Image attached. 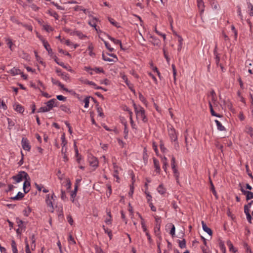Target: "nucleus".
I'll return each instance as SVG.
<instances>
[{
  "label": "nucleus",
  "instance_id": "2",
  "mask_svg": "<svg viewBox=\"0 0 253 253\" xmlns=\"http://www.w3.org/2000/svg\"><path fill=\"white\" fill-rule=\"evenodd\" d=\"M28 173L24 171H20L15 175H13L11 178L15 181L14 183L20 182L26 177H28Z\"/></svg>",
  "mask_w": 253,
  "mask_h": 253
},
{
  "label": "nucleus",
  "instance_id": "15",
  "mask_svg": "<svg viewBox=\"0 0 253 253\" xmlns=\"http://www.w3.org/2000/svg\"><path fill=\"white\" fill-rule=\"evenodd\" d=\"M108 38L111 41H112L115 44H119L120 46V47L121 48V49H124L123 48V46H122V42H121V41L119 40H116L109 36H108Z\"/></svg>",
  "mask_w": 253,
  "mask_h": 253
},
{
  "label": "nucleus",
  "instance_id": "64",
  "mask_svg": "<svg viewBox=\"0 0 253 253\" xmlns=\"http://www.w3.org/2000/svg\"><path fill=\"white\" fill-rule=\"evenodd\" d=\"M74 9L76 11L82 10L83 7L82 6L77 5L74 7Z\"/></svg>",
  "mask_w": 253,
  "mask_h": 253
},
{
  "label": "nucleus",
  "instance_id": "14",
  "mask_svg": "<svg viewBox=\"0 0 253 253\" xmlns=\"http://www.w3.org/2000/svg\"><path fill=\"white\" fill-rule=\"evenodd\" d=\"M253 203V201H252L248 205L244 206V212L246 215L250 214V208H251V205Z\"/></svg>",
  "mask_w": 253,
  "mask_h": 253
},
{
  "label": "nucleus",
  "instance_id": "22",
  "mask_svg": "<svg viewBox=\"0 0 253 253\" xmlns=\"http://www.w3.org/2000/svg\"><path fill=\"white\" fill-rule=\"evenodd\" d=\"M11 248L13 253H18V251L16 247V244L14 240L11 241Z\"/></svg>",
  "mask_w": 253,
  "mask_h": 253
},
{
  "label": "nucleus",
  "instance_id": "4",
  "mask_svg": "<svg viewBox=\"0 0 253 253\" xmlns=\"http://www.w3.org/2000/svg\"><path fill=\"white\" fill-rule=\"evenodd\" d=\"M30 181L31 179L29 175L28 177H26L24 179V182L23 183V188L25 193H27L29 191V187L30 186Z\"/></svg>",
  "mask_w": 253,
  "mask_h": 253
},
{
  "label": "nucleus",
  "instance_id": "13",
  "mask_svg": "<svg viewBox=\"0 0 253 253\" xmlns=\"http://www.w3.org/2000/svg\"><path fill=\"white\" fill-rule=\"evenodd\" d=\"M150 38L151 39L150 42L154 45H159L160 44V41L154 36H150Z\"/></svg>",
  "mask_w": 253,
  "mask_h": 253
},
{
  "label": "nucleus",
  "instance_id": "43",
  "mask_svg": "<svg viewBox=\"0 0 253 253\" xmlns=\"http://www.w3.org/2000/svg\"><path fill=\"white\" fill-rule=\"evenodd\" d=\"M211 6L213 8L215 9H218L219 8V4L215 1H213L211 3Z\"/></svg>",
  "mask_w": 253,
  "mask_h": 253
},
{
  "label": "nucleus",
  "instance_id": "37",
  "mask_svg": "<svg viewBox=\"0 0 253 253\" xmlns=\"http://www.w3.org/2000/svg\"><path fill=\"white\" fill-rule=\"evenodd\" d=\"M89 98L90 97H86L84 100L85 108H88L89 106Z\"/></svg>",
  "mask_w": 253,
  "mask_h": 253
},
{
  "label": "nucleus",
  "instance_id": "18",
  "mask_svg": "<svg viewBox=\"0 0 253 253\" xmlns=\"http://www.w3.org/2000/svg\"><path fill=\"white\" fill-rule=\"evenodd\" d=\"M215 123L216 124L217 129L220 131H223L225 130V128L222 124L217 120H215Z\"/></svg>",
  "mask_w": 253,
  "mask_h": 253
},
{
  "label": "nucleus",
  "instance_id": "59",
  "mask_svg": "<svg viewBox=\"0 0 253 253\" xmlns=\"http://www.w3.org/2000/svg\"><path fill=\"white\" fill-rule=\"evenodd\" d=\"M57 99L60 101H65L66 98L61 95H59L57 96Z\"/></svg>",
  "mask_w": 253,
  "mask_h": 253
},
{
  "label": "nucleus",
  "instance_id": "52",
  "mask_svg": "<svg viewBox=\"0 0 253 253\" xmlns=\"http://www.w3.org/2000/svg\"><path fill=\"white\" fill-rule=\"evenodd\" d=\"M251 199H253V193L249 191L248 193L247 196H246V199L247 200H249Z\"/></svg>",
  "mask_w": 253,
  "mask_h": 253
},
{
  "label": "nucleus",
  "instance_id": "50",
  "mask_svg": "<svg viewBox=\"0 0 253 253\" xmlns=\"http://www.w3.org/2000/svg\"><path fill=\"white\" fill-rule=\"evenodd\" d=\"M43 28L47 32H49L52 31V28L48 25H45L43 26Z\"/></svg>",
  "mask_w": 253,
  "mask_h": 253
},
{
  "label": "nucleus",
  "instance_id": "28",
  "mask_svg": "<svg viewBox=\"0 0 253 253\" xmlns=\"http://www.w3.org/2000/svg\"><path fill=\"white\" fill-rule=\"evenodd\" d=\"M197 3H198L197 5H198L199 8L200 9H201V10L202 11H204V2L201 0H198Z\"/></svg>",
  "mask_w": 253,
  "mask_h": 253
},
{
  "label": "nucleus",
  "instance_id": "53",
  "mask_svg": "<svg viewBox=\"0 0 253 253\" xmlns=\"http://www.w3.org/2000/svg\"><path fill=\"white\" fill-rule=\"evenodd\" d=\"M93 47L91 44H89L88 47V50L89 51V55L92 56L94 54L92 52Z\"/></svg>",
  "mask_w": 253,
  "mask_h": 253
},
{
  "label": "nucleus",
  "instance_id": "9",
  "mask_svg": "<svg viewBox=\"0 0 253 253\" xmlns=\"http://www.w3.org/2000/svg\"><path fill=\"white\" fill-rule=\"evenodd\" d=\"M57 103V101H56V99H52L48 101H47L46 103V106L47 107L48 109L49 110H51L53 107L56 106V103Z\"/></svg>",
  "mask_w": 253,
  "mask_h": 253
},
{
  "label": "nucleus",
  "instance_id": "26",
  "mask_svg": "<svg viewBox=\"0 0 253 253\" xmlns=\"http://www.w3.org/2000/svg\"><path fill=\"white\" fill-rule=\"evenodd\" d=\"M139 216L140 217V218H141V226H142V227L143 228V230L144 232H146L147 231V228H146V226L145 225V222H144V219L142 217L141 215L139 214Z\"/></svg>",
  "mask_w": 253,
  "mask_h": 253
},
{
  "label": "nucleus",
  "instance_id": "11",
  "mask_svg": "<svg viewBox=\"0 0 253 253\" xmlns=\"http://www.w3.org/2000/svg\"><path fill=\"white\" fill-rule=\"evenodd\" d=\"M202 225L203 230L207 232L210 236H211L212 233L211 230L207 226L206 224L203 221H202Z\"/></svg>",
  "mask_w": 253,
  "mask_h": 253
},
{
  "label": "nucleus",
  "instance_id": "20",
  "mask_svg": "<svg viewBox=\"0 0 253 253\" xmlns=\"http://www.w3.org/2000/svg\"><path fill=\"white\" fill-rule=\"evenodd\" d=\"M16 222L18 224L19 227L21 230H25V226L23 225V221L20 219L19 218H16Z\"/></svg>",
  "mask_w": 253,
  "mask_h": 253
},
{
  "label": "nucleus",
  "instance_id": "38",
  "mask_svg": "<svg viewBox=\"0 0 253 253\" xmlns=\"http://www.w3.org/2000/svg\"><path fill=\"white\" fill-rule=\"evenodd\" d=\"M61 140H62V143H61L62 147L64 148L65 147H66L67 141L65 140V136L64 135H62Z\"/></svg>",
  "mask_w": 253,
  "mask_h": 253
},
{
  "label": "nucleus",
  "instance_id": "51",
  "mask_svg": "<svg viewBox=\"0 0 253 253\" xmlns=\"http://www.w3.org/2000/svg\"><path fill=\"white\" fill-rule=\"evenodd\" d=\"M210 111H211V115L213 116H215V117H219V118L222 117V116L220 115V114L216 113L214 112V111L213 110V109H211V110H210Z\"/></svg>",
  "mask_w": 253,
  "mask_h": 253
},
{
  "label": "nucleus",
  "instance_id": "57",
  "mask_svg": "<svg viewBox=\"0 0 253 253\" xmlns=\"http://www.w3.org/2000/svg\"><path fill=\"white\" fill-rule=\"evenodd\" d=\"M237 12L238 13V15L240 17L241 20L242 21H243V15H242V13H241V8L240 7H239L238 8Z\"/></svg>",
  "mask_w": 253,
  "mask_h": 253
},
{
  "label": "nucleus",
  "instance_id": "34",
  "mask_svg": "<svg viewBox=\"0 0 253 253\" xmlns=\"http://www.w3.org/2000/svg\"><path fill=\"white\" fill-rule=\"evenodd\" d=\"M103 228L104 229L105 232L108 235L110 239H111L112 236L111 231L108 228H105L104 225L103 226Z\"/></svg>",
  "mask_w": 253,
  "mask_h": 253
},
{
  "label": "nucleus",
  "instance_id": "49",
  "mask_svg": "<svg viewBox=\"0 0 253 253\" xmlns=\"http://www.w3.org/2000/svg\"><path fill=\"white\" fill-rule=\"evenodd\" d=\"M122 78L123 79V80L125 81V82L126 83V84L129 87V88H130V84L127 80L126 76L123 75H122Z\"/></svg>",
  "mask_w": 253,
  "mask_h": 253
},
{
  "label": "nucleus",
  "instance_id": "58",
  "mask_svg": "<svg viewBox=\"0 0 253 253\" xmlns=\"http://www.w3.org/2000/svg\"><path fill=\"white\" fill-rule=\"evenodd\" d=\"M145 193L147 195V201L148 202H151V199H152V197L150 195V193L147 191H145Z\"/></svg>",
  "mask_w": 253,
  "mask_h": 253
},
{
  "label": "nucleus",
  "instance_id": "3",
  "mask_svg": "<svg viewBox=\"0 0 253 253\" xmlns=\"http://www.w3.org/2000/svg\"><path fill=\"white\" fill-rule=\"evenodd\" d=\"M55 196L54 195V193H53L51 196H50L49 194L46 195V203L49 208L48 210L51 212H53L54 211L52 201L55 200Z\"/></svg>",
  "mask_w": 253,
  "mask_h": 253
},
{
  "label": "nucleus",
  "instance_id": "39",
  "mask_svg": "<svg viewBox=\"0 0 253 253\" xmlns=\"http://www.w3.org/2000/svg\"><path fill=\"white\" fill-rule=\"evenodd\" d=\"M248 8L251 10L250 15L251 16H253V5L250 2L248 3Z\"/></svg>",
  "mask_w": 253,
  "mask_h": 253
},
{
  "label": "nucleus",
  "instance_id": "24",
  "mask_svg": "<svg viewBox=\"0 0 253 253\" xmlns=\"http://www.w3.org/2000/svg\"><path fill=\"white\" fill-rule=\"evenodd\" d=\"M172 169L173 170L174 176L175 177L176 181L178 183V182H179V180H178V177H179V172L175 167H174V168H172Z\"/></svg>",
  "mask_w": 253,
  "mask_h": 253
},
{
  "label": "nucleus",
  "instance_id": "5",
  "mask_svg": "<svg viewBox=\"0 0 253 253\" xmlns=\"http://www.w3.org/2000/svg\"><path fill=\"white\" fill-rule=\"evenodd\" d=\"M88 160L90 165L93 167L96 168L98 165V161L97 158L90 155L88 156Z\"/></svg>",
  "mask_w": 253,
  "mask_h": 253
},
{
  "label": "nucleus",
  "instance_id": "45",
  "mask_svg": "<svg viewBox=\"0 0 253 253\" xmlns=\"http://www.w3.org/2000/svg\"><path fill=\"white\" fill-rule=\"evenodd\" d=\"M68 241L70 244H75L76 242L71 235H70L68 238Z\"/></svg>",
  "mask_w": 253,
  "mask_h": 253
},
{
  "label": "nucleus",
  "instance_id": "56",
  "mask_svg": "<svg viewBox=\"0 0 253 253\" xmlns=\"http://www.w3.org/2000/svg\"><path fill=\"white\" fill-rule=\"evenodd\" d=\"M220 248L221 251H222V252L223 253H226V248L223 244H222V243L220 244Z\"/></svg>",
  "mask_w": 253,
  "mask_h": 253
},
{
  "label": "nucleus",
  "instance_id": "46",
  "mask_svg": "<svg viewBox=\"0 0 253 253\" xmlns=\"http://www.w3.org/2000/svg\"><path fill=\"white\" fill-rule=\"evenodd\" d=\"M214 54L215 55V63L218 65L219 63L220 57L218 56L217 53L216 52L215 50H214Z\"/></svg>",
  "mask_w": 253,
  "mask_h": 253
},
{
  "label": "nucleus",
  "instance_id": "29",
  "mask_svg": "<svg viewBox=\"0 0 253 253\" xmlns=\"http://www.w3.org/2000/svg\"><path fill=\"white\" fill-rule=\"evenodd\" d=\"M179 246L180 248H185L186 247V241L185 239L178 240Z\"/></svg>",
  "mask_w": 253,
  "mask_h": 253
},
{
  "label": "nucleus",
  "instance_id": "25",
  "mask_svg": "<svg viewBox=\"0 0 253 253\" xmlns=\"http://www.w3.org/2000/svg\"><path fill=\"white\" fill-rule=\"evenodd\" d=\"M15 110L19 113H23L24 110V108L19 104L15 106Z\"/></svg>",
  "mask_w": 253,
  "mask_h": 253
},
{
  "label": "nucleus",
  "instance_id": "60",
  "mask_svg": "<svg viewBox=\"0 0 253 253\" xmlns=\"http://www.w3.org/2000/svg\"><path fill=\"white\" fill-rule=\"evenodd\" d=\"M124 133L125 134V138H126L128 133V130L126 127V124H125Z\"/></svg>",
  "mask_w": 253,
  "mask_h": 253
},
{
  "label": "nucleus",
  "instance_id": "10",
  "mask_svg": "<svg viewBox=\"0 0 253 253\" xmlns=\"http://www.w3.org/2000/svg\"><path fill=\"white\" fill-rule=\"evenodd\" d=\"M51 82L53 84L58 85L59 87H61V88H62L64 90H65L67 92L69 91L68 89L67 88L64 87V85L63 84H62L59 81L56 80L54 79L53 78H52Z\"/></svg>",
  "mask_w": 253,
  "mask_h": 253
},
{
  "label": "nucleus",
  "instance_id": "36",
  "mask_svg": "<svg viewBox=\"0 0 253 253\" xmlns=\"http://www.w3.org/2000/svg\"><path fill=\"white\" fill-rule=\"evenodd\" d=\"M25 243L26 245V253H31L29 244L28 243L27 238L25 239Z\"/></svg>",
  "mask_w": 253,
  "mask_h": 253
},
{
  "label": "nucleus",
  "instance_id": "30",
  "mask_svg": "<svg viewBox=\"0 0 253 253\" xmlns=\"http://www.w3.org/2000/svg\"><path fill=\"white\" fill-rule=\"evenodd\" d=\"M74 35H77L80 39H83L84 38L86 37V36L84 35L82 32L80 31H75L74 33Z\"/></svg>",
  "mask_w": 253,
  "mask_h": 253
},
{
  "label": "nucleus",
  "instance_id": "47",
  "mask_svg": "<svg viewBox=\"0 0 253 253\" xmlns=\"http://www.w3.org/2000/svg\"><path fill=\"white\" fill-rule=\"evenodd\" d=\"M21 25L22 26H23L24 27H25L28 30H29L30 31H32L33 28H32V27L31 25H27V24H23L22 23L21 24Z\"/></svg>",
  "mask_w": 253,
  "mask_h": 253
},
{
  "label": "nucleus",
  "instance_id": "55",
  "mask_svg": "<svg viewBox=\"0 0 253 253\" xmlns=\"http://www.w3.org/2000/svg\"><path fill=\"white\" fill-rule=\"evenodd\" d=\"M59 76H61L62 78L65 81H67L68 79H69V77L67 74L61 73L60 74H59Z\"/></svg>",
  "mask_w": 253,
  "mask_h": 253
},
{
  "label": "nucleus",
  "instance_id": "27",
  "mask_svg": "<svg viewBox=\"0 0 253 253\" xmlns=\"http://www.w3.org/2000/svg\"><path fill=\"white\" fill-rule=\"evenodd\" d=\"M158 192L161 194H164L166 193V189L162 185H160L157 188Z\"/></svg>",
  "mask_w": 253,
  "mask_h": 253
},
{
  "label": "nucleus",
  "instance_id": "17",
  "mask_svg": "<svg viewBox=\"0 0 253 253\" xmlns=\"http://www.w3.org/2000/svg\"><path fill=\"white\" fill-rule=\"evenodd\" d=\"M77 189H78V185L76 184L75 186L74 190L73 191L71 194V201H72V202H74V198L76 197V194H77Z\"/></svg>",
  "mask_w": 253,
  "mask_h": 253
},
{
  "label": "nucleus",
  "instance_id": "31",
  "mask_svg": "<svg viewBox=\"0 0 253 253\" xmlns=\"http://www.w3.org/2000/svg\"><path fill=\"white\" fill-rule=\"evenodd\" d=\"M49 111V110L48 109L47 107L43 106L41 107L38 111V112L41 113V112H46Z\"/></svg>",
  "mask_w": 253,
  "mask_h": 253
},
{
  "label": "nucleus",
  "instance_id": "35",
  "mask_svg": "<svg viewBox=\"0 0 253 253\" xmlns=\"http://www.w3.org/2000/svg\"><path fill=\"white\" fill-rule=\"evenodd\" d=\"M84 84L92 85L93 87H96V84L94 83L91 81H89L86 79L84 81Z\"/></svg>",
  "mask_w": 253,
  "mask_h": 253
},
{
  "label": "nucleus",
  "instance_id": "12",
  "mask_svg": "<svg viewBox=\"0 0 253 253\" xmlns=\"http://www.w3.org/2000/svg\"><path fill=\"white\" fill-rule=\"evenodd\" d=\"M153 162H154V167L155 168V171L157 173H160V172L161 171V169L159 166V161L156 158H153Z\"/></svg>",
  "mask_w": 253,
  "mask_h": 253
},
{
  "label": "nucleus",
  "instance_id": "33",
  "mask_svg": "<svg viewBox=\"0 0 253 253\" xmlns=\"http://www.w3.org/2000/svg\"><path fill=\"white\" fill-rule=\"evenodd\" d=\"M210 183H211V190L213 193V194L214 195V196L217 198V193L215 190V188L214 187V186L211 182V179L210 178Z\"/></svg>",
  "mask_w": 253,
  "mask_h": 253
},
{
  "label": "nucleus",
  "instance_id": "8",
  "mask_svg": "<svg viewBox=\"0 0 253 253\" xmlns=\"http://www.w3.org/2000/svg\"><path fill=\"white\" fill-rule=\"evenodd\" d=\"M113 168H114V176L116 178L117 181L119 182V172L120 170H122V169L119 167L115 163L113 164Z\"/></svg>",
  "mask_w": 253,
  "mask_h": 253
},
{
  "label": "nucleus",
  "instance_id": "62",
  "mask_svg": "<svg viewBox=\"0 0 253 253\" xmlns=\"http://www.w3.org/2000/svg\"><path fill=\"white\" fill-rule=\"evenodd\" d=\"M67 220H68V222H69L71 225H72V224H73V219H72V218L71 215H68V216H67Z\"/></svg>",
  "mask_w": 253,
  "mask_h": 253
},
{
  "label": "nucleus",
  "instance_id": "32",
  "mask_svg": "<svg viewBox=\"0 0 253 253\" xmlns=\"http://www.w3.org/2000/svg\"><path fill=\"white\" fill-rule=\"evenodd\" d=\"M109 21H110V22L114 26H115V27H117V28H119L120 27V25L118 23H117L115 20H114L112 18H109Z\"/></svg>",
  "mask_w": 253,
  "mask_h": 253
},
{
  "label": "nucleus",
  "instance_id": "6",
  "mask_svg": "<svg viewBox=\"0 0 253 253\" xmlns=\"http://www.w3.org/2000/svg\"><path fill=\"white\" fill-rule=\"evenodd\" d=\"M169 134L171 141L175 142L177 141V136L175 130L173 127H170L169 129Z\"/></svg>",
  "mask_w": 253,
  "mask_h": 253
},
{
  "label": "nucleus",
  "instance_id": "16",
  "mask_svg": "<svg viewBox=\"0 0 253 253\" xmlns=\"http://www.w3.org/2000/svg\"><path fill=\"white\" fill-rule=\"evenodd\" d=\"M24 196V194L23 193L21 192H19L15 196L12 197L11 199L13 200H19L22 199Z\"/></svg>",
  "mask_w": 253,
  "mask_h": 253
},
{
  "label": "nucleus",
  "instance_id": "61",
  "mask_svg": "<svg viewBox=\"0 0 253 253\" xmlns=\"http://www.w3.org/2000/svg\"><path fill=\"white\" fill-rule=\"evenodd\" d=\"M175 158L173 156H172V159H171V168H174V167H175Z\"/></svg>",
  "mask_w": 253,
  "mask_h": 253
},
{
  "label": "nucleus",
  "instance_id": "54",
  "mask_svg": "<svg viewBox=\"0 0 253 253\" xmlns=\"http://www.w3.org/2000/svg\"><path fill=\"white\" fill-rule=\"evenodd\" d=\"M175 228L174 225L172 224L171 228V230L169 232L170 234H171L172 236H173L175 234Z\"/></svg>",
  "mask_w": 253,
  "mask_h": 253
},
{
  "label": "nucleus",
  "instance_id": "1",
  "mask_svg": "<svg viewBox=\"0 0 253 253\" xmlns=\"http://www.w3.org/2000/svg\"><path fill=\"white\" fill-rule=\"evenodd\" d=\"M133 105L136 115V118L138 119L142 120L144 122H146L147 119L145 115L144 109L141 106L137 107L134 103H133Z\"/></svg>",
  "mask_w": 253,
  "mask_h": 253
},
{
  "label": "nucleus",
  "instance_id": "63",
  "mask_svg": "<svg viewBox=\"0 0 253 253\" xmlns=\"http://www.w3.org/2000/svg\"><path fill=\"white\" fill-rule=\"evenodd\" d=\"M61 198L63 200H65L66 199V194H65V191H64L63 190H61Z\"/></svg>",
  "mask_w": 253,
  "mask_h": 253
},
{
  "label": "nucleus",
  "instance_id": "7",
  "mask_svg": "<svg viewBox=\"0 0 253 253\" xmlns=\"http://www.w3.org/2000/svg\"><path fill=\"white\" fill-rule=\"evenodd\" d=\"M21 144L24 150L30 151L31 146L30 145L28 140L27 138H23L21 141Z\"/></svg>",
  "mask_w": 253,
  "mask_h": 253
},
{
  "label": "nucleus",
  "instance_id": "21",
  "mask_svg": "<svg viewBox=\"0 0 253 253\" xmlns=\"http://www.w3.org/2000/svg\"><path fill=\"white\" fill-rule=\"evenodd\" d=\"M245 131L251 137H253V128L249 126H247L245 128Z\"/></svg>",
  "mask_w": 253,
  "mask_h": 253
},
{
  "label": "nucleus",
  "instance_id": "40",
  "mask_svg": "<svg viewBox=\"0 0 253 253\" xmlns=\"http://www.w3.org/2000/svg\"><path fill=\"white\" fill-rule=\"evenodd\" d=\"M31 209L29 208V207H27L23 211L24 212V214L26 216H28L29 214V213L31 212Z\"/></svg>",
  "mask_w": 253,
  "mask_h": 253
},
{
  "label": "nucleus",
  "instance_id": "23",
  "mask_svg": "<svg viewBox=\"0 0 253 253\" xmlns=\"http://www.w3.org/2000/svg\"><path fill=\"white\" fill-rule=\"evenodd\" d=\"M42 42H43V45L44 47L46 49V50L48 52V53H50V52H51L52 50L50 47L49 44L47 42L43 41Z\"/></svg>",
  "mask_w": 253,
  "mask_h": 253
},
{
  "label": "nucleus",
  "instance_id": "42",
  "mask_svg": "<svg viewBox=\"0 0 253 253\" xmlns=\"http://www.w3.org/2000/svg\"><path fill=\"white\" fill-rule=\"evenodd\" d=\"M6 41L7 42V44L8 45L9 48L11 50H12V46L13 45L12 40L10 39H7L6 40Z\"/></svg>",
  "mask_w": 253,
  "mask_h": 253
},
{
  "label": "nucleus",
  "instance_id": "41",
  "mask_svg": "<svg viewBox=\"0 0 253 253\" xmlns=\"http://www.w3.org/2000/svg\"><path fill=\"white\" fill-rule=\"evenodd\" d=\"M10 20L13 22V23H16L17 24H18V25H21V24L22 23L21 22H19L16 17H15L14 16H11L10 17Z\"/></svg>",
  "mask_w": 253,
  "mask_h": 253
},
{
  "label": "nucleus",
  "instance_id": "19",
  "mask_svg": "<svg viewBox=\"0 0 253 253\" xmlns=\"http://www.w3.org/2000/svg\"><path fill=\"white\" fill-rule=\"evenodd\" d=\"M227 245L229 247L230 251L233 252L234 253L237 251V250L234 248V246L230 241H228L227 242Z\"/></svg>",
  "mask_w": 253,
  "mask_h": 253
},
{
  "label": "nucleus",
  "instance_id": "48",
  "mask_svg": "<svg viewBox=\"0 0 253 253\" xmlns=\"http://www.w3.org/2000/svg\"><path fill=\"white\" fill-rule=\"evenodd\" d=\"M102 58L104 61L108 62H112L113 61V59H110L107 56H106L104 53L102 54Z\"/></svg>",
  "mask_w": 253,
  "mask_h": 253
},
{
  "label": "nucleus",
  "instance_id": "44",
  "mask_svg": "<svg viewBox=\"0 0 253 253\" xmlns=\"http://www.w3.org/2000/svg\"><path fill=\"white\" fill-rule=\"evenodd\" d=\"M104 43L106 48L110 51L112 52L114 50V48L110 47V44L106 41H103Z\"/></svg>",
  "mask_w": 253,
  "mask_h": 253
}]
</instances>
